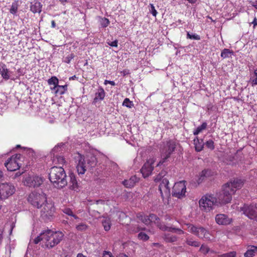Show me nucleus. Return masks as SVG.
<instances>
[{"instance_id": "nucleus-1", "label": "nucleus", "mask_w": 257, "mask_h": 257, "mask_svg": "<svg viewBox=\"0 0 257 257\" xmlns=\"http://www.w3.org/2000/svg\"><path fill=\"white\" fill-rule=\"evenodd\" d=\"M242 185V181L238 179H234L225 184L215 196L218 204L221 205L230 202L232 195L237 190L240 189Z\"/></svg>"}, {"instance_id": "nucleus-2", "label": "nucleus", "mask_w": 257, "mask_h": 257, "mask_svg": "<svg viewBox=\"0 0 257 257\" xmlns=\"http://www.w3.org/2000/svg\"><path fill=\"white\" fill-rule=\"evenodd\" d=\"M64 233L60 231H54L51 229L43 231L34 240L35 244L42 241L46 248L51 249L58 245L63 239Z\"/></svg>"}, {"instance_id": "nucleus-3", "label": "nucleus", "mask_w": 257, "mask_h": 257, "mask_svg": "<svg viewBox=\"0 0 257 257\" xmlns=\"http://www.w3.org/2000/svg\"><path fill=\"white\" fill-rule=\"evenodd\" d=\"M49 179L53 186L58 189H62L68 184L66 174L62 167H52L50 169Z\"/></svg>"}, {"instance_id": "nucleus-4", "label": "nucleus", "mask_w": 257, "mask_h": 257, "mask_svg": "<svg viewBox=\"0 0 257 257\" xmlns=\"http://www.w3.org/2000/svg\"><path fill=\"white\" fill-rule=\"evenodd\" d=\"M77 163L76 168L79 175H83L86 170V167H94L97 162L96 158L93 156H88L85 160L84 156L78 153L75 157Z\"/></svg>"}, {"instance_id": "nucleus-5", "label": "nucleus", "mask_w": 257, "mask_h": 257, "mask_svg": "<svg viewBox=\"0 0 257 257\" xmlns=\"http://www.w3.org/2000/svg\"><path fill=\"white\" fill-rule=\"evenodd\" d=\"M28 200L33 207L39 209L47 203V199L46 195L42 192H33L29 195Z\"/></svg>"}, {"instance_id": "nucleus-6", "label": "nucleus", "mask_w": 257, "mask_h": 257, "mask_svg": "<svg viewBox=\"0 0 257 257\" xmlns=\"http://www.w3.org/2000/svg\"><path fill=\"white\" fill-rule=\"evenodd\" d=\"M201 210L209 211L213 208V206H218L216 197L213 195H206L202 197L199 202Z\"/></svg>"}, {"instance_id": "nucleus-7", "label": "nucleus", "mask_w": 257, "mask_h": 257, "mask_svg": "<svg viewBox=\"0 0 257 257\" xmlns=\"http://www.w3.org/2000/svg\"><path fill=\"white\" fill-rule=\"evenodd\" d=\"M40 209V216L43 220L48 222L53 219L55 208L53 203L47 201V203H45Z\"/></svg>"}, {"instance_id": "nucleus-8", "label": "nucleus", "mask_w": 257, "mask_h": 257, "mask_svg": "<svg viewBox=\"0 0 257 257\" xmlns=\"http://www.w3.org/2000/svg\"><path fill=\"white\" fill-rule=\"evenodd\" d=\"M15 192L14 186L10 183L0 184V198L6 199L12 195Z\"/></svg>"}, {"instance_id": "nucleus-9", "label": "nucleus", "mask_w": 257, "mask_h": 257, "mask_svg": "<svg viewBox=\"0 0 257 257\" xmlns=\"http://www.w3.org/2000/svg\"><path fill=\"white\" fill-rule=\"evenodd\" d=\"M240 209L249 218L257 220V204H244Z\"/></svg>"}, {"instance_id": "nucleus-10", "label": "nucleus", "mask_w": 257, "mask_h": 257, "mask_svg": "<svg viewBox=\"0 0 257 257\" xmlns=\"http://www.w3.org/2000/svg\"><path fill=\"white\" fill-rule=\"evenodd\" d=\"M186 189V185L184 182L176 183L173 187L172 195L178 198H181L185 196Z\"/></svg>"}, {"instance_id": "nucleus-11", "label": "nucleus", "mask_w": 257, "mask_h": 257, "mask_svg": "<svg viewBox=\"0 0 257 257\" xmlns=\"http://www.w3.org/2000/svg\"><path fill=\"white\" fill-rule=\"evenodd\" d=\"M44 182V178L38 176H28L24 180L25 185L30 187H38Z\"/></svg>"}, {"instance_id": "nucleus-12", "label": "nucleus", "mask_w": 257, "mask_h": 257, "mask_svg": "<svg viewBox=\"0 0 257 257\" xmlns=\"http://www.w3.org/2000/svg\"><path fill=\"white\" fill-rule=\"evenodd\" d=\"M155 162V159L151 158L149 159L142 167L141 171L144 178H146L150 176L154 170V164Z\"/></svg>"}, {"instance_id": "nucleus-13", "label": "nucleus", "mask_w": 257, "mask_h": 257, "mask_svg": "<svg viewBox=\"0 0 257 257\" xmlns=\"http://www.w3.org/2000/svg\"><path fill=\"white\" fill-rule=\"evenodd\" d=\"M169 183V180L167 178H164L159 186V190L163 199L170 195V188L168 186Z\"/></svg>"}, {"instance_id": "nucleus-14", "label": "nucleus", "mask_w": 257, "mask_h": 257, "mask_svg": "<svg viewBox=\"0 0 257 257\" xmlns=\"http://www.w3.org/2000/svg\"><path fill=\"white\" fill-rule=\"evenodd\" d=\"M5 167L9 171H15L20 168L19 163L14 158L11 157L9 158L5 163Z\"/></svg>"}, {"instance_id": "nucleus-15", "label": "nucleus", "mask_w": 257, "mask_h": 257, "mask_svg": "<svg viewBox=\"0 0 257 257\" xmlns=\"http://www.w3.org/2000/svg\"><path fill=\"white\" fill-rule=\"evenodd\" d=\"M215 221L219 225H226L230 224L232 219L224 214H219L216 215Z\"/></svg>"}, {"instance_id": "nucleus-16", "label": "nucleus", "mask_w": 257, "mask_h": 257, "mask_svg": "<svg viewBox=\"0 0 257 257\" xmlns=\"http://www.w3.org/2000/svg\"><path fill=\"white\" fill-rule=\"evenodd\" d=\"M69 188L70 190L78 191L79 190V184L77 181L75 175L73 173H71L69 174Z\"/></svg>"}, {"instance_id": "nucleus-17", "label": "nucleus", "mask_w": 257, "mask_h": 257, "mask_svg": "<svg viewBox=\"0 0 257 257\" xmlns=\"http://www.w3.org/2000/svg\"><path fill=\"white\" fill-rule=\"evenodd\" d=\"M176 143L173 140H169L167 142L166 145L163 152L171 156V154L175 151L176 148Z\"/></svg>"}, {"instance_id": "nucleus-18", "label": "nucleus", "mask_w": 257, "mask_h": 257, "mask_svg": "<svg viewBox=\"0 0 257 257\" xmlns=\"http://www.w3.org/2000/svg\"><path fill=\"white\" fill-rule=\"evenodd\" d=\"M196 236L201 238H205L206 240H211V235L209 231L201 226H199Z\"/></svg>"}, {"instance_id": "nucleus-19", "label": "nucleus", "mask_w": 257, "mask_h": 257, "mask_svg": "<svg viewBox=\"0 0 257 257\" xmlns=\"http://www.w3.org/2000/svg\"><path fill=\"white\" fill-rule=\"evenodd\" d=\"M139 179L136 176H133L129 179L122 181V184L126 188H132L139 182Z\"/></svg>"}, {"instance_id": "nucleus-20", "label": "nucleus", "mask_w": 257, "mask_h": 257, "mask_svg": "<svg viewBox=\"0 0 257 257\" xmlns=\"http://www.w3.org/2000/svg\"><path fill=\"white\" fill-rule=\"evenodd\" d=\"M193 142L196 151L197 152L201 151L203 150L204 146V143L203 142V140L199 139L198 138L196 137L194 139Z\"/></svg>"}, {"instance_id": "nucleus-21", "label": "nucleus", "mask_w": 257, "mask_h": 257, "mask_svg": "<svg viewBox=\"0 0 257 257\" xmlns=\"http://www.w3.org/2000/svg\"><path fill=\"white\" fill-rule=\"evenodd\" d=\"M42 5L38 1L34 2V4L31 3L30 10L33 13H40L42 11Z\"/></svg>"}, {"instance_id": "nucleus-22", "label": "nucleus", "mask_w": 257, "mask_h": 257, "mask_svg": "<svg viewBox=\"0 0 257 257\" xmlns=\"http://www.w3.org/2000/svg\"><path fill=\"white\" fill-rule=\"evenodd\" d=\"M105 96V92L103 88L101 87H99L97 92L95 93V96L94 98V101L97 102L99 100H102L104 99Z\"/></svg>"}, {"instance_id": "nucleus-23", "label": "nucleus", "mask_w": 257, "mask_h": 257, "mask_svg": "<svg viewBox=\"0 0 257 257\" xmlns=\"http://www.w3.org/2000/svg\"><path fill=\"white\" fill-rule=\"evenodd\" d=\"M0 72L4 79L8 80L10 78L9 70L7 69V66L5 64H2L0 65Z\"/></svg>"}, {"instance_id": "nucleus-24", "label": "nucleus", "mask_w": 257, "mask_h": 257, "mask_svg": "<svg viewBox=\"0 0 257 257\" xmlns=\"http://www.w3.org/2000/svg\"><path fill=\"white\" fill-rule=\"evenodd\" d=\"M58 79L56 76H52L48 80V83L49 85H54V87L51 88L52 90L56 89V87H57V86L58 85Z\"/></svg>"}, {"instance_id": "nucleus-25", "label": "nucleus", "mask_w": 257, "mask_h": 257, "mask_svg": "<svg viewBox=\"0 0 257 257\" xmlns=\"http://www.w3.org/2000/svg\"><path fill=\"white\" fill-rule=\"evenodd\" d=\"M102 224L105 231H108L110 229L111 221L109 218H105L102 221Z\"/></svg>"}, {"instance_id": "nucleus-26", "label": "nucleus", "mask_w": 257, "mask_h": 257, "mask_svg": "<svg viewBox=\"0 0 257 257\" xmlns=\"http://www.w3.org/2000/svg\"><path fill=\"white\" fill-rule=\"evenodd\" d=\"M167 174V171L165 170H163L160 172L158 175L154 178V181L155 182H159L162 181L164 178Z\"/></svg>"}, {"instance_id": "nucleus-27", "label": "nucleus", "mask_w": 257, "mask_h": 257, "mask_svg": "<svg viewBox=\"0 0 257 257\" xmlns=\"http://www.w3.org/2000/svg\"><path fill=\"white\" fill-rule=\"evenodd\" d=\"M207 124L206 122H203L201 125L199 126L195 130L193 131V135L195 136L197 135L202 131L205 130L207 127Z\"/></svg>"}, {"instance_id": "nucleus-28", "label": "nucleus", "mask_w": 257, "mask_h": 257, "mask_svg": "<svg viewBox=\"0 0 257 257\" xmlns=\"http://www.w3.org/2000/svg\"><path fill=\"white\" fill-rule=\"evenodd\" d=\"M252 86L257 85V68L253 72V75L251 76L249 81Z\"/></svg>"}, {"instance_id": "nucleus-29", "label": "nucleus", "mask_w": 257, "mask_h": 257, "mask_svg": "<svg viewBox=\"0 0 257 257\" xmlns=\"http://www.w3.org/2000/svg\"><path fill=\"white\" fill-rule=\"evenodd\" d=\"M164 239L167 242H174L177 240V237L176 236L172 235L169 234H165Z\"/></svg>"}, {"instance_id": "nucleus-30", "label": "nucleus", "mask_w": 257, "mask_h": 257, "mask_svg": "<svg viewBox=\"0 0 257 257\" xmlns=\"http://www.w3.org/2000/svg\"><path fill=\"white\" fill-rule=\"evenodd\" d=\"M186 243L188 245H189L190 246H194V247H198L200 245V242L196 241V240H194L192 238H186Z\"/></svg>"}, {"instance_id": "nucleus-31", "label": "nucleus", "mask_w": 257, "mask_h": 257, "mask_svg": "<svg viewBox=\"0 0 257 257\" xmlns=\"http://www.w3.org/2000/svg\"><path fill=\"white\" fill-rule=\"evenodd\" d=\"M233 52L232 51L228 49H224L221 53V57L223 58H228L230 56L231 54H233Z\"/></svg>"}, {"instance_id": "nucleus-32", "label": "nucleus", "mask_w": 257, "mask_h": 257, "mask_svg": "<svg viewBox=\"0 0 257 257\" xmlns=\"http://www.w3.org/2000/svg\"><path fill=\"white\" fill-rule=\"evenodd\" d=\"M167 231H169V232H172L173 233H177L179 234H182L184 233V231L182 230H181V229L176 228V227H171H171L168 226Z\"/></svg>"}, {"instance_id": "nucleus-33", "label": "nucleus", "mask_w": 257, "mask_h": 257, "mask_svg": "<svg viewBox=\"0 0 257 257\" xmlns=\"http://www.w3.org/2000/svg\"><path fill=\"white\" fill-rule=\"evenodd\" d=\"M200 251H201L202 253H203L204 254H206L209 252L211 253H213L214 251L212 250H210V248L207 246L202 244L199 249Z\"/></svg>"}, {"instance_id": "nucleus-34", "label": "nucleus", "mask_w": 257, "mask_h": 257, "mask_svg": "<svg viewBox=\"0 0 257 257\" xmlns=\"http://www.w3.org/2000/svg\"><path fill=\"white\" fill-rule=\"evenodd\" d=\"M199 228V226H196L193 224H190L188 226L189 231L195 235H197Z\"/></svg>"}, {"instance_id": "nucleus-35", "label": "nucleus", "mask_w": 257, "mask_h": 257, "mask_svg": "<svg viewBox=\"0 0 257 257\" xmlns=\"http://www.w3.org/2000/svg\"><path fill=\"white\" fill-rule=\"evenodd\" d=\"M170 157V155L164 153L162 152V159L159 162V163L157 165V166L162 165L164 163H165L166 160Z\"/></svg>"}, {"instance_id": "nucleus-36", "label": "nucleus", "mask_w": 257, "mask_h": 257, "mask_svg": "<svg viewBox=\"0 0 257 257\" xmlns=\"http://www.w3.org/2000/svg\"><path fill=\"white\" fill-rule=\"evenodd\" d=\"M18 5L17 2H14L12 4L10 12L13 15H15L18 11Z\"/></svg>"}, {"instance_id": "nucleus-37", "label": "nucleus", "mask_w": 257, "mask_h": 257, "mask_svg": "<svg viewBox=\"0 0 257 257\" xmlns=\"http://www.w3.org/2000/svg\"><path fill=\"white\" fill-rule=\"evenodd\" d=\"M204 145L211 150H213L215 148L214 142L212 140H209L206 141L204 143Z\"/></svg>"}, {"instance_id": "nucleus-38", "label": "nucleus", "mask_w": 257, "mask_h": 257, "mask_svg": "<svg viewBox=\"0 0 257 257\" xmlns=\"http://www.w3.org/2000/svg\"><path fill=\"white\" fill-rule=\"evenodd\" d=\"M53 90H55V93L57 95H62L65 93L64 90L61 85H58L57 87H56V89Z\"/></svg>"}, {"instance_id": "nucleus-39", "label": "nucleus", "mask_w": 257, "mask_h": 257, "mask_svg": "<svg viewBox=\"0 0 257 257\" xmlns=\"http://www.w3.org/2000/svg\"><path fill=\"white\" fill-rule=\"evenodd\" d=\"M255 254L254 249L251 247L248 249L244 253V257H253Z\"/></svg>"}, {"instance_id": "nucleus-40", "label": "nucleus", "mask_w": 257, "mask_h": 257, "mask_svg": "<svg viewBox=\"0 0 257 257\" xmlns=\"http://www.w3.org/2000/svg\"><path fill=\"white\" fill-rule=\"evenodd\" d=\"M157 226L163 231H167L168 226H166L164 223L160 221V220L155 222Z\"/></svg>"}, {"instance_id": "nucleus-41", "label": "nucleus", "mask_w": 257, "mask_h": 257, "mask_svg": "<svg viewBox=\"0 0 257 257\" xmlns=\"http://www.w3.org/2000/svg\"><path fill=\"white\" fill-rule=\"evenodd\" d=\"M100 25L102 27L105 28L108 26L109 24V21L108 19L105 18H101L100 21Z\"/></svg>"}, {"instance_id": "nucleus-42", "label": "nucleus", "mask_w": 257, "mask_h": 257, "mask_svg": "<svg viewBox=\"0 0 257 257\" xmlns=\"http://www.w3.org/2000/svg\"><path fill=\"white\" fill-rule=\"evenodd\" d=\"M148 219L150 220V223L154 222L155 223L157 221L160 220L159 218L155 214H150L149 215V218Z\"/></svg>"}, {"instance_id": "nucleus-43", "label": "nucleus", "mask_w": 257, "mask_h": 257, "mask_svg": "<svg viewBox=\"0 0 257 257\" xmlns=\"http://www.w3.org/2000/svg\"><path fill=\"white\" fill-rule=\"evenodd\" d=\"M138 238L143 240L144 241H146L149 239V236L145 233L141 232L139 233L138 235Z\"/></svg>"}, {"instance_id": "nucleus-44", "label": "nucleus", "mask_w": 257, "mask_h": 257, "mask_svg": "<svg viewBox=\"0 0 257 257\" xmlns=\"http://www.w3.org/2000/svg\"><path fill=\"white\" fill-rule=\"evenodd\" d=\"M63 212L69 216H73L75 219H79V218L76 215L73 214L72 211L69 208L64 209L63 210Z\"/></svg>"}, {"instance_id": "nucleus-45", "label": "nucleus", "mask_w": 257, "mask_h": 257, "mask_svg": "<svg viewBox=\"0 0 257 257\" xmlns=\"http://www.w3.org/2000/svg\"><path fill=\"white\" fill-rule=\"evenodd\" d=\"M76 228L78 231H84L87 228V225L83 223H81L76 226Z\"/></svg>"}, {"instance_id": "nucleus-46", "label": "nucleus", "mask_w": 257, "mask_h": 257, "mask_svg": "<svg viewBox=\"0 0 257 257\" xmlns=\"http://www.w3.org/2000/svg\"><path fill=\"white\" fill-rule=\"evenodd\" d=\"M187 38L188 39L196 40H199L200 39V36H199L197 34H190L189 32L187 33Z\"/></svg>"}, {"instance_id": "nucleus-47", "label": "nucleus", "mask_w": 257, "mask_h": 257, "mask_svg": "<svg viewBox=\"0 0 257 257\" xmlns=\"http://www.w3.org/2000/svg\"><path fill=\"white\" fill-rule=\"evenodd\" d=\"M122 105L127 107L131 108L133 104H132V102L128 98H126L124 99Z\"/></svg>"}, {"instance_id": "nucleus-48", "label": "nucleus", "mask_w": 257, "mask_h": 257, "mask_svg": "<svg viewBox=\"0 0 257 257\" xmlns=\"http://www.w3.org/2000/svg\"><path fill=\"white\" fill-rule=\"evenodd\" d=\"M63 144H58L57 146H56L51 151V153H52L54 155L56 152L60 151L61 149V147L63 146Z\"/></svg>"}, {"instance_id": "nucleus-49", "label": "nucleus", "mask_w": 257, "mask_h": 257, "mask_svg": "<svg viewBox=\"0 0 257 257\" xmlns=\"http://www.w3.org/2000/svg\"><path fill=\"white\" fill-rule=\"evenodd\" d=\"M74 57V55L72 53L69 55L68 56L66 57L65 59L64 60V62L69 64L70 63L71 60L73 59Z\"/></svg>"}, {"instance_id": "nucleus-50", "label": "nucleus", "mask_w": 257, "mask_h": 257, "mask_svg": "<svg viewBox=\"0 0 257 257\" xmlns=\"http://www.w3.org/2000/svg\"><path fill=\"white\" fill-rule=\"evenodd\" d=\"M221 257H236V252L231 251L228 253H224L221 255Z\"/></svg>"}, {"instance_id": "nucleus-51", "label": "nucleus", "mask_w": 257, "mask_h": 257, "mask_svg": "<svg viewBox=\"0 0 257 257\" xmlns=\"http://www.w3.org/2000/svg\"><path fill=\"white\" fill-rule=\"evenodd\" d=\"M150 7H151V9L150 11L151 13H152V14L153 15V16L156 17L157 14V12L155 10V7L154 6V5L153 4H150Z\"/></svg>"}, {"instance_id": "nucleus-52", "label": "nucleus", "mask_w": 257, "mask_h": 257, "mask_svg": "<svg viewBox=\"0 0 257 257\" xmlns=\"http://www.w3.org/2000/svg\"><path fill=\"white\" fill-rule=\"evenodd\" d=\"M149 218V216H142L141 220L143 223H144L146 224H149L150 223V220L148 219Z\"/></svg>"}, {"instance_id": "nucleus-53", "label": "nucleus", "mask_w": 257, "mask_h": 257, "mask_svg": "<svg viewBox=\"0 0 257 257\" xmlns=\"http://www.w3.org/2000/svg\"><path fill=\"white\" fill-rule=\"evenodd\" d=\"M208 171L206 170H204L202 171L200 174V178L199 180H200V179L203 180L204 177L208 176Z\"/></svg>"}, {"instance_id": "nucleus-54", "label": "nucleus", "mask_w": 257, "mask_h": 257, "mask_svg": "<svg viewBox=\"0 0 257 257\" xmlns=\"http://www.w3.org/2000/svg\"><path fill=\"white\" fill-rule=\"evenodd\" d=\"M117 43H118V41L117 40H115L112 42H107L108 45H109V46H110L111 47H117Z\"/></svg>"}, {"instance_id": "nucleus-55", "label": "nucleus", "mask_w": 257, "mask_h": 257, "mask_svg": "<svg viewBox=\"0 0 257 257\" xmlns=\"http://www.w3.org/2000/svg\"><path fill=\"white\" fill-rule=\"evenodd\" d=\"M103 257H113V256L112 255L110 252L105 251L103 253Z\"/></svg>"}, {"instance_id": "nucleus-56", "label": "nucleus", "mask_w": 257, "mask_h": 257, "mask_svg": "<svg viewBox=\"0 0 257 257\" xmlns=\"http://www.w3.org/2000/svg\"><path fill=\"white\" fill-rule=\"evenodd\" d=\"M104 84L105 85H106L107 84H110V85H111L112 86H114L115 85V83L113 81H110V80H105L104 81Z\"/></svg>"}, {"instance_id": "nucleus-57", "label": "nucleus", "mask_w": 257, "mask_h": 257, "mask_svg": "<svg viewBox=\"0 0 257 257\" xmlns=\"http://www.w3.org/2000/svg\"><path fill=\"white\" fill-rule=\"evenodd\" d=\"M251 23L253 24V28H254L255 27L257 26V19L255 17L254 18Z\"/></svg>"}, {"instance_id": "nucleus-58", "label": "nucleus", "mask_w": 257, "mask_h": 257, "mask_svg": "<svg viewBox=\"0 0 257 257\" xmlns=\"http://www.w3.org/2000/svg\"><path fill=\"white\" fill-rule=\"evenodd\" d=\"M12 157L14 158L15 159H16L17 160V161L18 162V160L21 158V155L20 154H17L15 156H13Z\"/></svg>"}, {"instance_id": "nucleus-59", "label": "nucleus", "mask_w": 257, "mask_h": 257, "mask_svg": "<svg viewBox=\"0 0 257 257\" xmlns=\"http://www.w3.org/2000/svg\"><path fill=\"white\" fill-rule=\"evenodd\" d=\"M58 160L61 164L63 163L64 161V158L60 156H59V158H58Z\"/></svg>"}, {"instance_id": "nucleus-60", "label": "nucleus", "mask_w": 257, "mask_h": 257, "mask_svg": "<svg viewBox=\"0 0 257 257\" xmlns=\"http://www.w3.org/2000/svg\"><path fill=\"white\" fill-rule=\"evenodd\" d=\"M4 174L3 172L0 170V182L3 180Z\"/></svg>"}, {"instance_id": "nucleus-61", "label": "nucleus", "mask_w": 257, "mask_h": 257, "mask_svg": "<svg viewBox=\"0 0 257 257\" xmlns=\"http://www.w3.org/2000/svg\"><path fill=\"white\" fill-rule=\"evenodd\" d=\"M99 203L104 204V201H103L102 200H97L96 201V204H98Z\"/></svg>"}, {"instance_id": "nucleus-62", "label": "nucleus", "mask_w": 257, "mask_h": 257, "mask_svg": "<svg viewBox=\"0 0 257 257\" xmlns=\"http://www.w3.org/2000/svg\"><path fill=\"white\" fill-rule=\"evenodd\" d=\"M62 87H63L64 92H65L67 90V85H61Z\"/></svg>"}, {"instance_id": "nucleus-63", "label": "nucleus", "mask_w": 257, "mask_h": 257, "mask_svg": "<svg viewBox=\"0 0 257 257\" xmlns=\"http://www.w3.org/2000/svg\"><path fill=\"white\" fill-rule=\"evenodd\" d=\"M252 6L257 9V2H253Z\"/></svg>"}, {"instance_id": "nucleus-64", "label": "nucleus", "mask_w": 257, "mask_h": 257, "mask_svg": "<svg viewBox=\"0 0 257 257\" xmlns=\"http://www.w3.org/2000/svg\"><path fill=\"white\" fill-rule=\"evenodd\" d=\"M251 248L254 249L255 253L257 252V246H251Z\"/></svg>"}]
</instances>
